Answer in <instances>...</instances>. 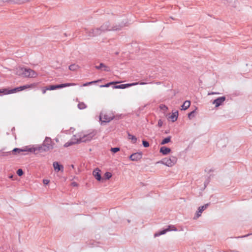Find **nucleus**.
<instances>
[{"label": "nucleus", "instance_id": "34", "mask_svg": "<svg viewBox=\"0 0 252 252\" xmlns=\"http://www.w3.org/2000/svg\"><path fill=\"white\" fill-rule=\"evenodd\" d=\"M43 183L45 185H47L49 183V181L48 180L44 179L43 180Z\"/></svg>", "mask_w": 252, "mask_h": 252}, {"label": "nucleus", "instance_id": "3", "mask_svg": "<svg viewBox=\"0 0 252 252\" xmlns=\"http://www.w3.org/2000/svg\"><path fill=\"white\" fill-rule=\"evenodd\" d=\"M94 135L95 134L94 132H91L89 134L83 135L82 134L74 135L71 139L70 141H68L64 144V147H68L75 144L90 141L93 139Z\"/></svg>", "mask_w": 252, "mask_h": 252}, {"label": "nucleus", "instance_id": "25", "mask_svg": "<svg viewBox=\"0 0 252 252\" xmlns=\"http://www.w3.org/2000/svg\"><path fill=\"white\" fill-rule=\"evenodd\" d=\"M12 155V152H3L1 153V156L2 157H9Z\"/></svg>", "mask_w": 252, "mask_h": 252}, {"label": "nucleus", "instance_id": "5", "mask_svg": "<svg viewBox=\"0 0 252 252\" xmlns=\"http://www.w3.org/2000/svg\"><path fill=\"white\" fill-rule=\"evenodd\" d=\"M34 86L33 84H31V85H26L22 86H20L11 90H7V89H3V90H0V94L3 93L5 94H13L16 93L17 92H20L21 91H23L25 89L31 88Z\"/></svg>", "mask_w": 252, "mask_h": 252}, {"label": "nucleus", "instance_id": "8", "mask_svg": "<svg viewBox=\"0 0 252 252\" xmlns=\"http://www.w3.org/2000/svg\"><path fill=\"white\" fill-rule=\"evenodd\" d=\"M171 231H177V229L176 228L174 225H169L167 226L166 228H165L159 232L155 233L154 234V237H158L161 235H163L165 234L166 232Z\"/></svg>", "mask_w": 252, "mask_h": 252}, {"label": "nucleus", "instance_id": "23", "mask_svg": "<svg viewBox=\"0 0 252 252\" xmlns=\"http://www.w3.org/2000/svg\"><path fill=\"white\" fill-rule=\"evenodd\" d=\"M79 66L78 65L75 64H72L69 66V69L72 71L76 70L78 68Z\"/></svg>", "mask_w": 252, "mask_h": 252}, {"label": "nucleus", "instance_id": "40", "mask_svg": "<svg viewBox=\"0 0 252 252\" xmlns=\"http://www.w3.org/2000/svg\"><path fill=\"white\" fill-rule=\"evenodd\" d=\"M46 89L42 90V93L45 94L46 93Z\"/></svg>", "mask_w": 252, "mask_h": 252}, {"label": "nucleus", "instance_id": "13", "mask_svg": "<svg viewBox=\"0 0 252 252\" xmlns=\"http://www.w3.org/2000/svg\"><path fill=\"white\" fill-rule=\"evenodd\" d=\"M142 158V154L141 153H135L131 155L129 159L132 161H137Z\"/></svg>", "mask_w": 252, "mask_h": 252}, {"label": "nucleus", "instance_id": "39", "mask_svg": "<svg viewBox=\"0 0 252 252\" xmlns=\"http://www.w3.org/2000/svg\"><path fill=\"white\" fill-rule=\"evenodd\" d=\"M161 108H165L166 109H167V107L165 105H163L162 107H161Z\"/></svg>", "mask_w": 252, "mask_h": 252}, {"label": "nucleus", "instance_id": "12", "mask_svg": "<svg viewBox=\"0 0 252 252\" xmlns=\"http://www.w3.org/2000/svg\"><path fill=\"white\" fill-rule=\"evenodd\" d=\"M225 99L226 97L224 96L219 97L213 101V104L215 105L216 107H218L221 105Z\"/></svg>", "mask_w": 252, "mask_h": 252}, {"label": "nucleus", "instance_id": "24", "mask_svg": "<svg viewBox=\"0 0 252 252\" xmlns=\"http://www.w3.org/2000/svg\"><path fill=\"white\" fill-rule=\"evenodd\" d=\"M86 105L84 102H79L78 104V108L82 110L86 108Z\"/></svg>", "mask_w": 252, "mask_h": 252}, {"label": "nucleus", "instance_id": "10", "mask_svg": "<svg viewBox=\"0 0 252 252\" xmlns=\"http://www.w3.org/2000/svg\"><path fill=\"white\" fill-rule=\"evenodd\" d=\"M30 149H32L31 147H26L23 149H20L15 148L13 150L11 151L12 152V154L14 155H18L20 154L21 153L23 152H29L32 153V151L30 150Z\"/></svg>", "mask_w": 252, "mask_h": 252}, {"label": "nucleus", "instance_id": "17", "mask_svg": "<svg viewBox=\"0 0 252 252\" xmlns=\"http://www.w3.org/2000/svg\"><path fill=\"white\" fill-rule=\"evenodd\" d=\"M100 172V170L99 169L96 168L94 170L93 173L94 176L98 181H100L101 179V176Z\"/></svg>", "mask_w": 252, "mask_h": 252}, {"label": "nucleus", "instance_id": "26", "mask_svg": "<svg viewBox=\"0 0 252 252\" xmlns=\"http://www.w3.org/2000/svg\"><path fill=\"white\" fill-rule=\"evenodd\" d=\"M100 81H101V80H96V81H91V82H87L83 84V86H87L89 85L94 84V83L99 82Z\"/></svg>", "mask_w": 252, "mask_h": 252}, {"label": "nucleus", "instance_id": "31", "mask_svg": "<svg viewBox=\"0 0 252 252\" xmlns=\"http://www.w3.org/2000/svg\"><path fill=\"white\" fill-rule=\"evenodd\" d=\"M142 144L143 146L145 148L148 147L149 146V142L146 140L142 141Z\"/></svg>", "mask_w": 252, "mask_h": 252}, {"label": "nucleus", "instance_id": "35", "mask_svg": "<svg viewBox=\"0 0 252 252\" xmlns=\"http://www.w3.org/2000/svg\"><path fill=\"white\" fill-rule=\"evenodd\" d=\"M71 185L73 187H77L78 184L77 183L74 182L71 183Z\"/></svg>", "mask_w": 252, "mask_h": 252}, {"label": "nucleus", "instance_id": "36", "mask_svg": "<svg viewBox=\"0 0 252 252\" xmlns=\"http://www.w3.org/2000/svg\"><path fill=\"white\" fill-rule=\"evenodd\" d=\"M250 235H251V234H247V235H244V236H239L238 237V238H244V237H247L249 236H250Z\"/></svg>", "mask_w": 252, "mask_h": 252}, {"label": "nucleus", "instance_id": "20", "mask_svg": "<svg viewBox=\"0 0 252 252\" xmlns=\"http://www.w3.org/2000/svg\"><path fill=\"white\" fill-rule=\"evenodd\" d=\"M178 112L177 111L172 112V115L170 117V118L171 119L172 122H175L178 118Z\"/></svg>", "mask_w": 252, "mask_h": 252}, {"label": "nucleus", "instance_id": "16", "mask_svg": "<svg viewBox=\"0 0 252 252\" xmlns=\"http://www.w3.org/2000/svg\"><path fill=\"white\" fill-rule=\"evenodd\" d=\"M53 165L54 170L58 172L59 171H61L63 172V166L62 165L59 164V163L58 162H57V161L54 162Z\"/></svg>", "mask_w": 252, "mask_h": 252}, {"label": "nucleus", "instance_id": "6", "mask_svg": "<svg viewBox=\"0 0 252 252\" xmlns=\"http://www.w3.org/2000/svg\"><path fill=\"white\" fill-rule=\"evenodd\" d=\"M114 118V116L111 113H107L105 111H102L99 115V120L102 123H107L110 122Z\"/></svg>", "mask_w": 252, "mask_h": 252}, {"label": "nucleus", "instance_id": "4", "mask_svg": "<svg viewBox=\"0 0 252 252\" xmlns=\"http://www.w3.org/2000/svg\"><path fill=\"white\" fill-rule=\"evenodd\" d=\"M15 73L18 75L33 78L35 77L37 75L36 72L31 69L20 67L16 68Z\"/></svg>", "mask_w": 252, "mask_h": 252}, {"label": "nucleus", "instance_id": "2", "mask_svg": "<svg viewBox=\"0 0 252 252\" xmlns=\"http://www.w3.org/2000/svg\"><path fill=\"white\" fill-rule=\"evenodd\" d=\"M54 145V143L52 139L50 137H46L41 145H34L31 147L32 149H30V150L32 151V153H34L46 152L53 149Z\"/></svg>", "mask_w": 252, "mask_h": 252}, {"label": "nucleus", "instance_id": "19", "mask_svg": "<svg viewBox=\"0 0 252 252\" xmlns=\"http://www.w3.org/2000/svg\"><path fill=\"white\" fill-rule=\"evenodd\" d=\"M190 105V101L186 100L184 102L183 104L181 106V109L183 110H186L189 107Z\"/></svg>", "mask_w": 252, "mask_h": 252}, {"label": "nucleus", "instance_id": "1", "mask_svg": "<svg viewBox=\"0 0 252 252\" xmlns=\"http://www.w3.org/2000/svg\"><path fill=\"white\" fill-rule=\"evenodd\" d=\"M126 25L125 23H122L120 26H111L109 22L104 23L101 27L95 29H92L89 31H87L86 33L90 37H94L100 35L103 32L110 31H117L120 29V27H122Z\"/></svg>", "mask_w": 252, "mask_h": 252}, {"label": "nucleus", "instance_id": "37", "mask_svg": "<svg viewBox=\"0 0 252 252\" xmlns=\"http://www.w3.org/2000/svg\"><path fill=\"white\" fill-rule=\"evenodd\" d=\"M158 125L159 126H162V122H161L160 121H158Z\"/></svg>", "mask_w": 252, "mask_h": 252}, {"label": "nucleus", "instance_id": "30", "mask_svg": "<svg viewBox=\"0 0 252 252\" xmlns=\"http://www.w3.org/2000/svg\"><path fill=\"white\" fill-rule=\"evenodd\" d=\"M17 174L18 176H21L23 175L24 172L22 169H19L17 171Z\"/></svg>", "mask_w": 252, "mask_h": 252}, {"label": "nucleus", "instance_id": "15", "mask_svg": "<svg viewBox=\"0 0 252 252\" xmlns=\"http://www.w3.org/2000/svg\"><path fill=\"white\" fill-rule=\"evenodd\" d=\"M95 68L97 69H101L107 72L111 71L110 67L105 65L103 63H100L99 65L95 66Z\"/></svg>", "mask_w": 252, "mask_h": 252}, {"label": "nucleus", "instance_id": "21", "mask_svg": "<svg viewBox=\"0 0 252 252\" xmlns=\"http://www.w3.org/2000/svg\"><path fill=\"white\" fill-rule=\"evenodd\" d=\"M128 138L129 139L131 140L132 143H133V144L136 143V142L137 141V138L135 136H134L130 133H128Z\"/></svg>", "mask_w": 252, "mask_h": 252}, {"label": "nucleus", "instance_id": "9", "mask_svg": "<svg viewBox=\"0 0 252 252\" xmlns=\"http://www.w3.org/2000/svg\"><path fill=\"white\" fill-rule=\"evenodd\" d=\"M73 85H75V84L73 83H64L59 85H50L46 87V90H54L57 89H61L64 87H69Z\"/></svg>", "mask_w": 252, "mask_h": 252}, {"label": "nucleus", "instance_id": "33", "mask_svg": "<svg viewBox=\"0 0 252 252\" xmlns=\"http://www.w3.org/2000/svg\"><path fill=\"white\" fill-rule=\"evenodd\" d=\"M194 112H195V111L194 110V111L190 112L189 113L188 117L189 119H191V117L194 116L193 114H194Z\"/></svg>", "mask_w": 252, "mask_h": 252}, {"label": "nucleus", "instance_id": "29", "mask_svg": "<svg viewBox=\"0 0 252 252\" xmlns=\"http://www.w3.org/2000/svg\"><path fill=\"white\" fill-rule=\"evenodd\" d=\"M114 84V82H110L109 83H107L106 84H105V85H101L100 86V88H104V87H108L110 86V85L111 84Z\"/></svg>", "mask_w": 252, "mask_h": 252}, {"label": "nucleus", "instance_id": "7", "mask_svg": "<svg viewBox=\"0 0 252 252\" xmlns=\"http://www.w3.org/2000/svg\"><path fill=\"white\" fill-rule=\"evenodd\" d=\"M177 162V158L174 156H171L170 158H163L161 161H159L158 163H160L164 164L168 167H172Z\"/></svg>", "mask_w": 252, "mask_h": 252}, {"label": "nucleus", "instance_id": "27", "mask_svg": "<svg viewBox=\"0 0 252 252\" xmlns=\"http://www.w3.org/2000/svg\"><path fill=\"white\" fill-rule=\"evenodd\" d=\"M105 178L107 179H109L112 177L111 173L107 172L104 174Z\"/></svg>", "mask_w": 252, "mask_h": 252}, {"label": "nucleus", "instance_id": "11", "mask_svg": "<svg viewBox=\"0 0 252 252\" xmlns=\"http://www.w3.org/2000/svg\"><path fill=\"white\" fill-rule=\"evenodd\" d=\"M147 83L145 82H138V83H131V84H121V85H119L114 86V88L123 89H125L128 87L133 86L134 85H137V84L145 85Z\"/></svg>", "mask_w": 252, "mask_h": 252}, {"label": "nucleus", "instance_id": "41", "mask_svg": "<svg viewBox=\"0 0 252 252\" xmlns=\"http://www.w3.org/2000/svg\"><path fill=\"white\" fill-rule=\"evenodd\" d=\"M219 93H212L211 94H219Z\"/></svg>", "mask_w": 252, "mask_h": 252}, {"label": "nucleus", "instance_id": "14", "mask_svg": "<svg viewBox=\"0 0 252 252\" xmlns=\"http://www.w3.org/2000/svg\"><path fill=\"white\" fill-rule=\"evenodd\" d=\"M209 206V204H206L202 206H200L198 209V211L196 214V216L194 218H198L201 215L202 212L205 210Z\"/></svg>", "mask_w": 252, "mask_h": 252}, {"label": "nucleus", "instance_id": "18", "mask_svg": "<svg viewBox=\"0 0 252 252\" xmlns=\"http://www.w3.org/2000/svg\"><path fill=\"white\" fill-rule=\"evenodd\" d=\"M171 152V149L165 146L161 147L160 148L159 152L163 155H167Z\"/></svg>", "mask_w": 252, "mask_h": 252}, {"label": "nucleus", "instance_id": "32", "mask_svg": "<svg viewBox=\"0 0 252 252\" xmlns=\"http://www.w3.org/2000/svg\"><path fill=\"white\" fill-rule=\"evenodd\" d=\"M111 151L115 153L120 151V148L118 147L112 148Z\"/></svg>", "mask_w": 252, "mask_h": 252}, {"label": "nucleus", "instance_id": "22", "mask_svg": "<svg viewBox=\"0 0 252 252\" xmlns=\"http://www.w3.org/2000/svg\"><path fill=\"white\" fill-rule=\"evenodd\" d=\"M171 140V136H168L164 138L161 142V145H164L169 143Z\"/></svg>", "mask_w": 252, "mask_h": 252}, {"label": "nucleus", "instance_id": "28", "mask_svg": "<svg viewBox=\"0 0 252 252\" xmlns=\"http://www.w3.org/2000/svg\"><path fill=\"white\" fill-rule=\"evenodd\" d=\"M28 0H13V2L20 4Z\"/></svg>", "mask_w": 252, "mask_h": 252}, {"label": "nucleus", "instance_id": "38", "mask_svg": "<svg viewBox=\"0 0 252 252\" xmlns=\"http://www.w3.org/2000/svg\"><path fill=\"white\" fill-rule=\"evenodd\" d=\"M3 1H12L13 2V0H2Z\"/></svg>", "mask_w": 252, "mask_h": 252}]
</instances>
